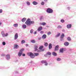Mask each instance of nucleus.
Here are the masks:
<instances>
[{
  "instance_id": "a19ab883",
  "label": "nucleus",
  "mask_w": 76,
  "mask_h": 76,
  "mask_svg": "<svg viewBox=\"0 0 76 76\" xmlns=\"http://www.w3.org/2000/svg\"><path fill=\"white\" fill-rule=\"evenodd\" d=\"M41 4L42 5H44V2H42L41 3Z\"/></svg>"
},
{
  "instance_id": "4468645a",
  "label": "nucleus",
  "mask_w": 76,
  "mask_h": 76,
  "mask_svg": "<svg viewBox=\"0 0 76 76\" xmlns=\"http://www.w3.org/2000/svg\"><path fill=\"white\" fill-rule=\"evenodd\" d=\"M43 48L44 46H41L39 48V50H44V49H42V48Z\"/></svg>"
},
{
  "instance_id": "f704fd0d",
  "label": "nucleus",
  "mask_w": 76,
  "mask_h": 76,
  "mask_svg": "<svg viewBox=\"0 0 76 76\" xmlns=\"http://www.w3.org/2000/svg\"><path fill=\"white\" fill-rule=\"evenodd\" d=\"M61 28V26H58L57 27V28H58V29H59V28Z\"/></svg>"
},
{
  "instance_id": "6ab92c4d",
  "label": "nucleus",
  "mask_w": 76,
  "mask_h": 76,
  "mask_svg": "<svg viewBox=\"0 0 76 76\" xmlns=\"http://www.w3.org/2000/svg\"><path fill=\"white\" fill-rule=\"evenodd\" d=\"M51 53L50 52H48L46 54V55H45V56H48V55H51Z\"/></svg>"
},
{
  "instance_id": "9b49d317",
  "label": "nucleus",
  "mask_w": 76,
  "mask_h": 76,
  "mask_svg": "<svg viewBox=\"0 0 76 76\" xmlns=\"http://www.w3.org/2000/svg\"><path fill=\"white\" fill-rule=\"evenodd\" d=\"M15 39H16L18 38V33H16L15 36Z\"/></svg>"
},
{
  "instance_id": "8fccbe9b",
  "label": "nucleus",
  "mask_w": 76,
  "mask_h": 76,
  "mask_svg": "<svg viewBox=\"0 0 76 76\" xmlns=\"http://www.w3.org/2000/svg\"><path fill=\"white\" fill-rule=\"evenodd\" d=\"M44 1H47V0H44Z\"/></svg>"
},
{
  "instance_id": "473e14b6",
  "label": "nucleus",
  "mask_w": 76,
  "mask_h": 76,
  "mask_svg": "<svg viewBox=\"0 0 76 76\" xmlns=\"http://www.w3.org/2000/svg\"><path fill=\"white\" fill-rule=\"evenodd\" d=\"M61 22L62 23H64V20L63 19H61Z\"/></svg>"
},
{
  "instance_id": "b1692460",
  "label": "nucleus",
  "mask_w": 76,
  "mask_h": 76,
  "mask_svg": "<svg viewBox=\"0 0 76 76\" xmlns=\"http://www.w3.org/2000/svg\"><path fill=\"white\" fill-rule=\"evenodd\" d=\"M24 50V49H21L20 50L19 52H20V53H23V51Z\"/></svg>"
},
{
  "instance_id": "412c9836",
  "label": "nucleus",
  "mask_w": 76,
  "mask_h": 76,
  "mask_svg": "<svg viewBox=\"0 0 76 76\" xmlns=\"http://www.w3.org/2000/svg\"><path fill=\"white\" fill-rule=\"evenodd\" d=\"M26 18H23V19H22V21L23 22H24L26 21Z\"/></svg>"
},
{
  "instance_id": "4be33fe9",
  "label": "nucleus",
  "mask_w": 76,
  "mask_h": 76,
  "mask_svg": "<svg viewBox=\"0 0 76 76\" xmlns=\"http://www.w3.org/2000/svg\"><path fill=\"white\" fill-rule=\"evenodd\" d=\"M49 49H51V48H52V45L50 43L49 45Z\"/></svg>"
},
{
  "instance_id": "c9c22d12",
  "label": "nucleus",
  "mask_w": 76,
  "mask_h": 76,
  "mask_svg": "<svg viewBox=\"0 0 76 76\" xmlns=\"http://www.w3.org/2000/svg\"><path fill=\"white\" fill-rule=\"evenodd\" d=\"M60 35V33H58V34L56 35V37H58Z\"/></svg>"
},
{
  "instance_id": "393cba45",
  "label": "nucleus",
  "mask_w": 76,
  "mask_h": 76,
  "mask_svg": "<svg viewBox=\"0 0 76 76\" xmlns=\"http://www.w3.org/2000/svg\"><path fill=\"white\" fill-rule=\"evenodd\" d=\"M13 26L14 27H16V28L18 27V24H15L13 25Z\"/></svg>"
},
{
  "instance_id": "c85d7f7f",
  "label": "nucleus",
  "mask_w": 76,
  "mask_h": 76,
  "mask_svg": "<svg viewBox=\"0 0 76 76\" xmlns=\"http://www.w3.org/2000/svg\"><path fill=\"white\" fill-rule=\"evenodd\" d=\"M34 56H38L39 55V54L38 53H34Z\"/></svg>"
},
{
  "instance_id": "9d476101",
  "label": "nucleus",
  "mask_w": 76,
  "mask_h": 76,
  "mask_svg": "<svg viewBox=\"0 0 76 76\" xmlns=\"http://www.w3.org/2000/svg\"><path fill=\"white\" fill-rule=\"evenodd\" d=\"M6 58L7 60H8L9 59H10V55H7L6 56Z\"/></svg>"
},
{
  "instance_id": "2f4dec72",
  "label": "nucleus",
  "mask_w": 76,
  "mask_h": 76,
  "mask_svg": "<svg viewBox=\"0 0 76 76\" xmlns=\"http://www.w3.org/2000/svg\"><path fill=\"white\" fill-rule=\"evenodd\" d=\"M31 42L32 43H35V41L34 40H31Z\"/></svg>"
},
{
  "instance_id": "de8ad7c7",
  "label": "nucleus",
  "mask_w": 76,
  "mask_h": 76,
  "mask_svg": "<svg viewBox=\"0 0 76 76\" xmlns=\"http://www.w3.org/2000/svg\"><path fill=\"white\" fill-rule=\"evenodd\" d=\"M37 31H35L34 34H37Z\"/></svg>"
},
{
  "instance_id": "20e7f679",
  "label": "nucleus",
  "mask_w": 76,
  "mask_h": 76,
  "mask_svg": "<svg viewBox=\"0 0 76 76\" xmlns=\"http://www.w3.org/2000/svg\"><path fill=\"white\" fill-rule=\"evenodd\" d=\"M1 34L2 36V37H7L8 35V33L4 34V31H2L1 32Z\"/></svg>"
},
{
  "instance_id": "423d86ee",
  "label": "nucleus",
  "mask_w": 76,
  "mask_h": 76,
  "mask_svg": "<svg viewBox=\"0 0 76 76\" xmlns=\"http://www.w3.org/2000/svg\"><path fill=\"white\" fill-rule=\"evenodd\" d=\"M14 48L16 49H18V48H19V46L16 44L14 45Z\"/></svg>"
},
{
  "instance_id": "7ed1b4c3",
  "label": "nucleus",
  "mask_w": 76,
  "mask_h": 76,
  "mask_svg": "<svg viewBox=\"0 0 76 76\" xmlns=\"http://www.w3.org/2000/svg\"><path fill=\"white\" fill-rule=\"evenodd\" d=\"M46 12L48 13H52L53 12V10L51 8H49L47 9Z\"/></svg>"
},
{
  "instance_id": "79ce46f5",
  "label": "nucleus",
  "mask_w": 76,
  "mask_h": 76,
  "mask_svg": "<svg viewBox=\"0 0 76 76\" xmlns=\"http://www.w3.org/2000/svg\"><path fill=\"white\" fill-rule=\"evenodd\" d=\"M27 4L28 5H30V2H27Z\"/></svg>"
},
{
  "instance_id": "bb28decb",
  "label": "nucleus",
  "mask_w": 76,
  "mask_h": 76,
  "mask_svg": "<svg viewBox=\"0 0 76 76\" xmlns=\"http://www.w3.org/2000/svg\"><path fill=\"white\" fill-rule=\"evenodd\" d=\"M53 55L54 56H57V53H56L53 52L52 53Z\"/></svg>"
},
{
  "instance_id": "f03ea898",
  "label": "nucleus",
  "mask_w": 76,
  "mask_h": 76,
  "mask_svg": "<svg viewBox=\"0 0 76 76\" xmlns=\"http://www.w3.org/2000/svg\"><path fill=\"white\" fill-rule=\"evenodd\" d=\"M27 55L29 56H30L31 58H33L35 57V56L34 55V54L31 52H29L27 53Z\"/></svg>"
},
{
  "instance_id": "2eb2a0df",
  "label": "nucleus",
  "mask_w": 76,
  "mask_h": 76,
  "mask_svg": "<svg viewBox=\"0 0 76 76\" xmlns=\"http://www.w3.org/2000/svg\"><path fill=\"white\" fill-rule=\"evenodd\" d=\"M47 37V36L45 34H44L42 36V39H45Z\"/></svg>"
},
{
  "instance_id": "39448f33",
  "label": "nucleus",
  "mask_w": 76,
  "mask_h": 76,
  "mask_svg": "<svg viewBox=\"0 0 76 76\" xmlns=\"http://www.w3.org/2000/svg\"><path fill=\"white\" fill-rule=\"evenodd\" d=\"M41 63H42L43 64L44 63H45V66H47L48 65V63H47V62L46 61H41Z\"/></svg>"
},
{
  "instance_id": "cd10ccee",
  "label": "nucleus",
  "mask_w": 76,
  "mask_h": 76,
  "mask_svg": "<svg viewBox=\"0 0 76 76\" xmlns=\"http://www.w3.org/2000/svg\"><path fill=\"white\" fill-rule=\"evenodd\" d=\"M44 45L45 47H47V46H48V43H47V42H45L44 44Z\"/></svg>"
},
{
  "instance_id": "f3484780",
  "label": "nucleus",
  "mask_w": 76,
  "mask_h": 76,
  "mask_svg": "<svg viewBox=\"0 0 76 76\" xmlns=\"http://www.w3.org/2000/svg\"><path fill=\"white\" fill-rule=\"evenodd\" d=\"M38 47L37 45H35L34 46V49L35 50V51H37V50L38 49Z\"/></svg>"
},
{
  "instance_id": "ddd939ff",
  "label": "nucleus",
  "mask_w": 76,
  "mask_h": 76,
  "mask_svg": "<svg viewBox=\"0 0 76 76\" xmlns=\"http://www.w3.org/2000/svg\"><path fill=\"white\" fill-rule=\"evenodd\" d=\"M22 52H19L18 53V56L19 57H20V56H22Z\"/></svg>"
},
{
  "instance_id": "a211bd4d",
  "label": "nucleus",
  "mask_w": 76,
  "mask_h": 76,
  "mask_svg": "<svg viewBox=\"0 0 76 76\" xmlns=\"http://www.w3.org/2000/svg\"><path fill=\"white\" fill-rule=\"evenodd\" d=\"M40 25H46V23L45 22H43V23H40Z\"/></svg>"
},
{
  "instance_id": "49530a36",
  "label": "nucleus",
  "mask_w": 76,
  "mask_h": 76,
  "mask_svg": "<svg viewBox=\"0 0 76 76\" xmlns=\"http://www.w3.org/2000/svg\"><path fill=\"white\" fill-rule=\"evenodd\" d=\"M40 33H41V34H43V33H44V31H40Z\"/></svg>"
},
{
  "instance_id": "7c9ffc66",
  "label": "nucleus",
  "mask_w": 76,
  "mask_h": 76,
  "mask_svg": "<svg viewBox=\"0 0 76 76\" xmlns=\"http://www.w3.org/2000/svg\"><path fill=\"white\" fill-rule=\"evenodd\" d=\"M23 28H26V25H24L23 26Z\"/></svg>"
},
{
  "instance_id": "a878e982",
  "label": "nucleus",
  "mask_w": 76,
  "mask_h": 76,
  "mask_svg": "<svg viewBox=\"0 0 76 76\" xmlns=\"http://www.w3.org/2000/svg\"><path fill=\"white\" fill-rule=\"evenodd\" d=\"M21 43L22 44H24V43H25V41L24 40H22L21 41Z\"/></svg>"
},
{
  "instance_id": "ea45409f",
  "label": "nucleus",
  "mask_w": 76,
  "mask_h": 76,
  "mask_svg": "<svg viewBox=\"0 0 76 76\" xmlns=\"http://www.w3.org/2000/svg\"><path fill=\"white\" fill-rule=\"evenodd\" d=\"M3 45H6V42H3Z\"/></svg>"
},
{
  "instance_id": "f8f14e48",
  "label": "nucleus",
  "mask_w": 76,
  "mask_h": 76,
  "mask_svg": "<svg viewBox=\"0 0 76 76\" xmlns=\"http://www.w3.org/2000/svg\"><path fill=\"white\" fill-rule=\"evenodd\" d=\"M44 51V49H42V50H38V49H37V51H37V53H39V52H41V51Z\"/></svg>"
},
{
  "instance_id": "f257e3e1",
  "label": "nucleus",
  "mask_w": 76,
  "mask_h": 76,
  "mask_svg": "<svg viewBox=\"0 0 76 76\" xmlns=\"http://www.w3.org/2000/svg\"><path fill=\"white\" fill-rule=\"evenodd\" d=\"M25 23L28 26H31V24L34 23V21H31V20L29 18H28Z\"/></svg>"
},
{
  "instance_id": "dca6fc26",
  "label": "nucleus",
  "mask_w": 76,
  "mask_h": 76,
  "mask_svg": "<svg viewBox=\"0 0 76 76\" xmlns=\"http://www.w3.org/2000/svg\"><path fill=\"white\" fill-rule=\"evenodd\" d=\"M64 45L65 46H68V45H69V43L68 42H65L64 43Z\"/></svg>"
},
{
  "instance_id": "58836bf2",
  "label": "nucleus",
  "mask_w": 76,
  "mask_h": 76,
  "mask_svg": "<svg viewBox=\"0 0 76 76\" xmlns=\"http://www.w3.org/2000/svg\"><path fill=\"white\" fill-rule=\"evenodd\" d=\"M57 61H60L61 60V58H58L57 59Z\"/></svg>"
},
{
  "instance_id": "aec40b11",
  "label": "nucleus",
  "mask_w": 76,
  "mask_h": 76,
  "mask_svg": "<svg viewBox=\"0 0 76 76\" xmlns=\"http://www.w3.org/2000/svg\"><path fill=\"white\" fill-rule=\"evenodd\" d=\"M32 3L34 5H37L38 4V3L35 1H33Z\"/></svg>"
},
{
  "instance_id": "0eeeda50",
  "label": "nucleus",
  "mask_w": 76,
  "mask_h": 76,
  "mask_svg": "<svg viewBox=\"0 0 76 76\" xmlns=\"http://www.w3.org/2000/svg\"><path fill=\"white\" fill-rule=\"evenodd\" d=\"M59 48V46L58 45L56 46L55 48V51H58Z\"/></svg>"
},
{
  "instance_id": "4c0bfd02",
  "label": "nucleus",
  "mask_w": 76,
  "mask_h": 76,
  "mask_svg": "<svg viewBox=\"0 0 76 76\" xmlns=\"http://www.w3.org/2000/svg\"><path fill=\"white\" fill-rule=\"evenodd\" d=\"M51 34V32L50 31H49L48 33L47 34L49 35H50Z\"/></svg>"
},
{
  "instance_id": "3c124183",
  "label": "nucleus",
  "mask_w": 76,
  "mask_h": 76,
  "mask_svg": "<svg viewBox=\"0 0 76 76\" xmlns=\"http://www.w3.org/2000/svg\"><path fill=\"white\" fill-rule=\"evenodd\" d=\"M1 23H0V25H1Z\"/></svg>"
},
{
  "instance_id": "1a4fd4ad",
  "label": "nucleus",
  "mask_w": 76,
  "mask_h": 76,
  "mask_svg": "<svg viewBox=\"0 0 76 76\" xmlns=\"http://www.w3.org/2000/svg\"><path fill=\"white\" fill-rule=\"evenodd\" d=\"M66 27L68 29H70V28H71V27H72V24H70L67 25Z\"/></svg>"
},
{
  "instance_id": "72a5a7b5",
  "label": "nucleus",
  "mask_w": 76,
  "mask_h": 76,
  "mask_svg": "<svg viewBox=\"0 0 76 76\" xmlns=\"http://www.w3.org/2000/svg\"><path fill=\"white\" fill-rule=\"evenodd\" d=\"M67 39L68 41H71V38L69 37H68Z\"/></svg>"
},
{
  "instance_id": "a18cd8bd",
  "label": "nucleus",
  "mask_w": 76,
  "mask_h": 76,
  "mask_svg": "<svg viewBox=\"0 0 76 76\" xmlns=\"http://www.w3.org/2000/svg\"><path fill=\"white\" fill-rule=\"evenodd\" d=\"M2 13V10H0V13Z\"/></svg>"
},
{
  "instance_id": "c756f323",
  "label": "nucleus",
  "mask_w": 76,
  "mask_h": 76,
  "mask_svg": "<svg viewBox=\"0 0 76 76\" xmlns=\"http://www.w3.org/2000/svg\"><path fill=\"white\" fill-rule=\"evenodd\" d=\"M60 52L61 53H63V48L61 49L60 50Z\"/></svg>"
},
{
  "instance_id": "09e8293b",
  "label": "nucleus",
  "mask_w": 76,
  "mask_h": 76,
  "mask_svg": "<svg viewBox=\"0 0 76 76\" xmlns=\"http://www.w3.org/2000/svg\"><path fill=\"white\" fill-rule=\"evenodd\" d=\"M28 46V44H26V47H27V46Z\"/></svg>"
},
{
  "instance_id": "5701e85b",
  "label": "nucleus",
  "mask_w": 76,
  "mask_h": 76,
  "mask_svg": "<svg viewBox=\"0 0 76 76\" xmlns=\"http://www.w3.org/2000/svg\"><path fill=\"white\" fill-rule=\"evenodd\" d=\"M64 37V34L63 33L61 35V38H63Z\"/></svg>"
},
{
  "instance_id": "37998d69",
  "label": "nucleus",
  "mask_w": 76,
  "mask_h": 76,
  "mask_svg": "<svg viewBox=\"0 0 76 76\" xmlns=\"http://www.w3.org/2000/svg\"><path fill=\"white\" fill-rule=\"evenodd\" d=\"M42 18H43V17L42 16H41V17H40V20H42Z\"/></svg>"
},
{
  "instance_id": "c03bdc74",
  "label": "nucleus",
  "mask_w": 76,
  "mask_h": 76,
  "mask_svg": "<svg viewBox=\"0 0 76 76\" xmlns=\"http://www.w3.org/2000/svg\"><path fill=\"white\" fill-rule=\"evenodd\" d=\"M22 56L23 57H25V53H23V54H22Z\"/></svg>"
},
{
  "instance_id": "6e6552de",
  "label": "nucleus",
  "mask_w": 76,
  "mask_h": 76,
  "mask_svg": "<svg viewBox=\"0 0 76 76\" xmlns=\"http://www.w3.org/2000/svg\"><path fill=\"white\" fill-rule=\"evenodd\" d=\"M42 29V27L41 26L38 27L37 30L38 31H41Z\"/></svg>"
},
{
  "instance_id": "603ef678",
  "label": "nucleus",
  "mask_w": 76,
  "mask_h": 76,
  "mask_svg": "<svg viewBox=\"0 0 76 76\" xmlns=\"http://www.w3.org/2000/svg\"><path fill=\"white\" fill-rule=\"evenodd\" d=\"M47 27L48 28L49 26H47Z\"/></svg>"
},
{
  "instance_id": "e433bc0d",
  "label": "nucleus",
  "mask_w": 76,
  "mask_h": 76,
  "mask_svg": "<svg viewBox=\"0 0 76 76\" xmlns=\"http://www.w3.org/2000/svg\"><path fill=\"white\" fill-rule=\"evenodd\" d=\"M33 31H34V30H33V29H31L30 30V33L31 34H32L33 33Z\"/></svg>"
}]
</instances>
